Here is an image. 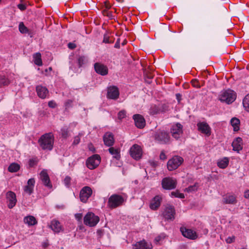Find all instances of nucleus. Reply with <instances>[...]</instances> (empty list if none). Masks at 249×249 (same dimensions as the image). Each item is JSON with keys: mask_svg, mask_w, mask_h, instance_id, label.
<instances>
[{"mask_svg": "<svg viewBox=\"0 0 249 249\" xmlns=\"http://www.w3.org/2000/svg\"><path fill=\"white\" fill-rule=\"evenodd\" d=\"M42 149L51 150L53 147V136L52 133L42 135L38 141Z\"/></svg>", "mask_w": 249, "mask_h": 249, "instance_id": "nucleus-1", "label": "nucleus"}, {"mask_svg": "<svg viewBox=\"0 0 249 249\" xmlns=\"http://www.w3.org/2000/svg\"><path fill=\"white\" fill-rule=\"evenodd\" d=\"M236 99L235 92L231 89L223 91L220 95L219 100L228 104L232 103Z\"/></svg>", "mask_w": 249, "mask_h": 249, "instance_id": "nucleus-2", "label": "nucleus"}, {"mask_svg": "<svg viewBox=\"0 0 249 249\" xmlns=\"http://www.w3.org/2000/svg\"><path fill=\"white\" fill-rule=\"evenodd\" d=\"M124 202V198L120 195L114 194L108 198V206L111 209L115 208L122 205Z\"/></svg>", "mask_w": 249, "mask_h": 249, "instance_id": "nucleus-3", "label": "nucleus"}, {"mask_svg": "<svg viewBox=\"0 0 249 249\" xmlns=\"http://www.w3.org/2000/svg\"><path fill=\"white\" fill-rule=\"evenodd\" d=\"M183 159L180 156H174L169 160L167 163V168L169 171H173L177 169L183 162Z\"/></svg>", "mask_w": 249, "mask_h": 249, "instance_id": "nucleus-4", "label": "nucleus"}, {"mask_svg": "<svg viewBox=\"0 0 249 249\" xmlns=\"http://www.w3.org/2000/svg\"><path fill=\"white\" fill-rule=\"evenodd\" d=\"M99 221V217L91 212H89L84 218V223L89 227H94Z\"/></svg>", "mask_w": 249, "mask_h": 249, "instance_id": "nucleus-5", "label": "nucleus"}, {"mask_svg": "<svg viewBox=\"0 0 249 249\" xmlns=\"http://www.w3.org/2000/svg\"><path fill=\"white\" fill-rule=\"evenodd\" d=\"M155 140L162 144L167 143L169 142V134L164 131H157L153 135Z\"/></svg>", "mask_w": 249, "mask_h": 249, "instance_id": "nucleus-6", "label": "nucleus"}, {"mask_svg": "<svg viewBox=\"0 0 249 249\" xmlns=\"http://www.w3.org/2000/svg\"><path fill=\"white\" fill-rule=\"evenodd\" d=\"M161 185L164 189H174L176 187L177 180L172 178H165L162 180Z\"/></svg>", "mask_w": 249, "mask_h": 249, "instance_id": "nucleus-7", "label": "nucleus"}, {"mask_svg": "<svg viewBox=\"0 0 249 249\" xmlns=\"http://www.w3.org/2000/svg\"><path fill=\"white\" fill-rule=\"evenodd\" d=\"M100 162V157L95 154L88 158L86 164L89 169H93L98 166Z\"/></svg>", "mask_w": 249, "mask_h": 249, "instance_id": "nucleus-8", "label": "nucleus"}, {"mask_svg": "<svg viewBox=\"0 0 249 249\" xmlns=\"http://www.w3.org/2000/svg\"><path fill=\"white\" fill-rule=\"evenodd\" d=\"M175 210L173 206L167 204L163 213V216L167 220H173L175 219Z\"/></svg>", "mask_w": 249, "mask_h": 249, "instance_id": "nucleus-9", "label": "nucleus"}, {"mask_svg": "<svg viewBox=\"0 0 249 249\" xmlns=\"http://www.w3.org/2000/svg\"><path fill=\"white\" fill-rule=\"evenodd\" d=\"M130 154L131 156L136 160H139L142 156V152L141 147L137 145H133L130 149Z\"/></svg>", "mask_w": 249, "mask_h": 249, "instance_id": "nucleus-10", "label": "nucleus"}, {"mask_svg": "<svg viewBox=\"0 0 249 249\" xmlns=\"http://www.w3.org/2000/svg\"><path fill=\"white\" fill-rule=\"evenodd\" d=\"M92 193L91 189L89 186L83 187L80 193V198L81 201L86 202Z\"/></svg>", "mask_w": 249, "mask_h": 249, "instance_id": "nucleus-11", "label": "nucleus"}, {"mask_svg": "<svg viewBox=\"0 0 249 249\" xmlns=\"http://www.w3.org/2000/svg\"><path fill=\"white\" fill-rule=\"evenodd\" d=\"M119 96V91L116 86H110L107 88V97L110 99L116 100Z\"/></svg>", "mask_w": 249, "mask_h": 249, "instance_id": "nucleus-12", "label": "nucleus"}, {"mask_svg": "<svg viewBox=\"0 0 249 249\" xmlns=\"http://www.w3.org/2000/svg\"><path fill=\"white\" fill-rule=\"evenodd\" d=\"M95 71L99 74L105 76L108 73V68L105 65L100 63H95L94 65Z\"/></svg>", "mask_w": 249, "mask_h": 249, "instance_id": "nucleus-13", "label": "nucleus"}, {"mask_svg": "<svg viewBox=\"0 0 249 249\" xmlns=\"http://www.w3.org/2000/svg\"><path fill=\"white\" fill-rule=\"evenodd\" d=\"M180 230L182 234L185 237L192 240L196 239L197 238L196 232L191 229H188L184 227H181Z\"/></svg>", "mask_w": 249, "mask_h": 249, "instance_id": "nucleus-14", "label": "nucleus"}, {"mask_svg": "<svg viewBox=\"0 0 249 249\" xmlns=\"http://www.w3.org/2000/svg\"><path fill=\"white\" fill-rule=\"evenodd\" d=\"M182 126L179 123H177L173 125L171 129L172 136L176 139H178L182 133Z\"/></svg>", "mask_w": 249, "mask_h": 249, "instance_id": "nucleus-15", "label": "nucleus"}, {"mask_svg": "<svg viewBox=\"0 0 249 249\" xmlns=\"http://www.w3.org/2000/svg\"><path fill=\"white\" fill-rule=\"evenodd\" d=\"M135 125L139 128H142L145 125V121L142 116L140 114H135L133 116Z\"/></svg>", "mask_w": 249, "mask_h": 249, "instance_id": "nucleus-16", "label": "nucleus"}, {"mask_svg": "<svg viewBox=\"0 0 249 249\" xmlns=\"http://www.w3.org/2000/svg\"><path fill=\"white\" fill-rule=\"evenodd\" d=\"M198 130L201 133L206 134L207 136L211 135V128L205 122L198 123L197 124Z\"/></svg>", "mask_w": 249, "mask_h": 249, "instance_id": "nucleus-17", "label": "nucleus"}, {"mask_svg": "<svg viewBox=\"0 0 249 249\" xmlns=\"http://www.w3.org/2000/svg\"><path fill=\"white\" fill-rule=\"evenodd\" d=\"M103 140L104 144L107 146L110 147L114 143L113 135L111 133H106L103 137Z\"/></svg>", "mask_w": 249, "mask_h": 249, "instance_id": "nucleus-18", "label": "nucleus"}, {"mask_svg": "<svg viewBox=\"0 0 249 249\" xmlns=\"http://www.w3.org/2000/svg\"><path fill=\"white\" fill-rule=\"evenodd\" d=\"M6 196L9 202L8 207L11 209L15 206L17 202L16 194L12 191H9L7 193Z\"/></svg>", "mask_w": 249, "mask_h": 249, "instance_id": "nucleus-19", "label": "nucleus"}, {"mask_svg": "<svg viewBox=\"0 0 249 249\" xmlns=\"http://www.w3.org/2000/svg\"><path fill=\"white\" fill-rule=\"evenodd\" d=\"M40 178L44 185L49 188H51L52 187V184L50 183V178L46 171L43 170L40 172Z\"/></svg>", "mask_w": 249, "mask_h": 249, "instance_id": "nucleus-20", "label": "nucleus"}, {"mask_svg": "<svg viewBox=\"0 0 249 249\" xmlns=\"http://www.w3.org/2000/svg\"><path fill=\"white\" fill-rule=\"evenodd\" d=\"M36 91L38 97L42 99L45 98L49 93L48 89L41 85L36 86Z\"/></svg>", "mask_w": 249, "mask_h": 249, "instance_id": "nucleus-21", "label": "nucleus"}, {"mask_svg": "<svg viewBox=\"0 0 249 249\" xmlns=\"http://www.w3.org/2000/svg\"><path fill=\"white\" fill-rule=\"evenodd\" d=\"M133 249H151L152 245L144 240L137 242L133 247Z\"/></svg>", "mask_w": 249, "mask_h": 249, "instance_id": "nucleus-22", "label": "nucleus"}, {"mask_svg": "<svg viewBox=\"0 0 249 249\" xmlns=\"http://www.w3.org/2000/svg\"><path fill=\"white\" fill-rule=\"evenodd\" d=\"M242 139L240 137L236 138L232 143V146L234 151L239 152L242 149Z\"/></svg>", "mask_w": 249, "mask_h": 249, "instance_id": "nucleus-23", "label": "nucleus"}, {"mask_svg": "<svg viewBox=\"0 0 249 249\" xmlns=\"http://www.w3.org/2000/svg\"><path fill=\"white\" fill-rule=\"evenodd\" d=\"M35 183V181L34 178H32L29 179L27 181V185L24 187V192L29 195H31L33 193Z\"/></svg>", "mask_w": 249, "mask_h": 249, "instance_id": "nucleus-24", "label": "nucleus"}, {"mask_svg": "<svg viewBox=\"0 0 249 249\" xmlns=\"http://www.w3.org/2000/svg\"><path fill=\"white\" fill-rule=\"evenodd\" d=\"M162 198L160 196H156L152 200L150 203V208L152 210H156L160 205Z\"/></svg>", "mask_w": 249, "mask_h": 249, "instance_id": "nucleus-25", "label": "nucleus"}, {"mask_svg": "<svg viewBox=\"0 0 249 249\" xmlns=\"http://www.w3.org/2000/svg\"><path fill=\"white\" fill-rule=\"evenodd\" d=\"M49 227L55 232H59L61 230V226L59 221L53 220Z\"/></svg>", "mask_w": 249, "mask_h": 249, "instance_id": "nucleus-26", "label": "nucleus"}, {"mask_svg": "<svg viewBox=\"0 0 249 249\" xmlns=\"http://www.w3.org/2000/svg\"><path fill=\"white\" fill-rule=\"evenodd\" d=\"M222 201L224 204H234L236 203V198L232 195L224 197Z\"/></svg>", "mask_w": 249, "mask_h": 249, "instance_id": "nucleus-27", "label": "nucleus"}, {"mask_svg": "<svg viewBox=\"0 0 249 249\" xmlns=\"http://www.w3.org/2000/svg\"><path fill=\"white\" fill-rule=\"evenodd\" d=\"M108 151L110 154L113 155V158L119 160L120 158V150L119 149L110 147L108 149Z\"/></svg>", "mask_w": 249, "mask_h": 249, "instance_id": "nucleus-28", "label": "nucleus"}, {"mask_svg": "<svg viewBox=\"0 0 249 249\" xmlns=\"http://www.w3.org/2000/svg\"><path fill=\"white\" fill-rule=\"evenodd\" d=\"M231 125L233 127L234 131H237L239 129L240 120L237 118H233L231 120Z\"/></svg>", "mask_w": 249, "mask_h": 249, "instance_id": "nucleus-29", "label": "nucleus"}, {"mask_svg": "<svg viewBox=\"0 0 249 249\" xmlns=\"http://www.w3.org/2000/svg\"><path fill=\"white\" fill-rule=\"evenodd\" d=\"M24 221L29 225H34L37 223V221L33 216H28L24 218Z\"/></svg>", "mask_w": 249, "mask_h": 249, "instance_id": "nucleus-30", "label": "nucleus"}, {"mask_svg": "<svg viewBox=\"0 0 249 249\" xmlns=\"http://www.w3.org/2000/svg\"><path fill=\"white\" fill-rule=\"evenodd\" d=\"M33 57L34 59V63L38 66H41L42 65V62L41 60V53H37L34 54Z\"/></svg>", "mask_w": 249, "mask_h": 249, "instance_id": "nucleus-31", "label": "nucleus"}, {"mask_svg": "<svg viewBox=\"0 0 249 249\" xmlns=\"http://www.w3.org/2000/svg\"><path fill=\"white\" fill-rule=\"evenodd\" d=\"M20 166L16 163H12L8 167V170L10 172H16L19 170Z\"/></svg>", "mask_w": 249, "mask_h": 249, "instance_id": "nucleus-32", "label": "nucleus"}, {"mask_svg": "<svg viewBox=\"0 0 249 249\" xmlns=\"http://www.w3.org/2000/svg\"><path fill=\"white\" fill-rule=\"evenodd\" d=\"M229 163V160L227 158H225L217 162L218 166L221 168H226Z\"/></svg>", "mask_w": 249, "mask_h": 249, "instance_id": "nucleus-33", "label": "nucleus"}, {"mask_svg": "<svg viewBox=\"0 0 249 249\" xmlns=\"http://www.w3.org/2000/svg\"><path fill=\"white\" fill-rule=\"evenodd\" d=\"M243 105L245 109L249 112V94L245 97L243 101Z\"/></svg>", "mask_w": 249, "mask_h": 249, "instance_id": "nucleus-34", "label": "nucleus"}, {"mask_svg": "<svg viewBox=\"0 0 249 249\" xmlns=\"http://www.w3.org/2000/svg\"><path fill=\"white\" fill-rule=\"evenodd\" d=\"M19 31L22 34H25L28 32V28L24 25L23 22H21L19 24Z\"/></svg>", "mask_w": 249, "mask_h": 249, "instance_id": "nucleus-35", "label": "nucleus"}, {"mask_svg": "<svg viewBox=\"0 0 249 249\" xmlns=\"http://www.w3.org/2000/svg\"><path fill=\"white\" fill-rule=\"evenodd\" d=\"M10 82L5 77H0V87L2 86H7L9 84Z\"/></svg>", "mask_w": 249, "mask_h": 249, "instance_id": "nucleus-36", "label": "nucleus"}, {"mask_svg": "<svg viewBox=\"0 0 249 249\" xmlns=\"http://www.w3.org/2000/svg\"><path fill=\"white\" fill-rule=\"evenodd\" d=\"M197 189V186L196 183L193 185L190 186L188 188H185V191L188 192H192L196 191Z\"/></svg>", "mask_w": 249, "mask_h": 249, "instance_id": "nucleus-37", "label": "nucleus"}, {"mask_svg": "<svg viewBox=\"0 0 249 249\" xmlns=\"http://www.w3.org/2000/svg\"><path fill=\"white\" fill-rule=\"evenodd\" d=\"M86 63V59L84 56H79L78 58V63L79 67Z\"/></svg>", "mask_w": 249, "mask_h": 249, "instance_id": "nucleus-38", "label": "nucleus"}, {"mask_svg": "<svg viewBox=\"0 0 249 249\" xmlns=\"http://www.w3.org/2000/svg\"><path fill=\"white\" fill-rule=\"evenodd\" d=\"M62 137L66 138L68 136V130L67 128L64 127L61 129Z\"/></svg>", "mask_w": 249, "mask_h": 249, "instance_id": "nucleus-39", "label": "nucleus"}, {"mask_svg": "<svg viewBox=\"0 0 249 249\" xmlns=\"http://www.w3.org/2000/svg\"><path fill=\"white\" fill-rule=\"evenodd\" d=\"M171 195L172 196H173L176 197H179V198H184V195L183 194H181V193H179L178 192V191H176V192H172L171 193Z\"/></svg>", "mask_w": 249, "mask_h": 249, "instance_id": "nucleus-40", "label": "nucleus"}, {"mask_svg": "<svg viewBox=\"0 0 249 249\" xmlns=\"http://www.w3.org/2000/svg\"><path fill=\"white\" fill-rule=\"evenodd\" d=\"M126 115V112L124 110L120 111L118 114V118L120 120L124 118Z\"/></svg>", "mask_w": 249, "mask_h": 249, "instance_id": "nucleus-41", "label": "nucleus"}, {"mask_svg": "<svg viewBox=\"0 0 249 249\" xmlns=\"http://www.w3.org/2000/svg\"><path fill=\"white\" fill-rule=\"evenodd\" d=\"M71 180V178L70 177L67 176L65 177V178L64 180V183H65V185L67 187H69L70 186Z\"/></svg>", "mask_w": 249, "mask_h": 249, "instance_id": "nucleus-42", "label": "nucleus"}, {"mask_svg": "<svg viewBox=\"0 0 249 249\" xmlns=\"http://www.w3.org/2000/svg\"><path fill=\"white\" fill-rule=\"evenodd\" d=\"M82 135V133H79L77 136L75 137L73 144H77L80 141V137Z\"/></svg>", "mask_w": 249, "mask_h": 249, "instance_id": "nucleus-43", "label": "nucleus"}, {"mask_svg": "<svg viewBox=\"0 0 249 249\" xmlns=\"http://www.w3.org/2000/svg\"><path fill=\"white\" fill-rule=\"evenodd\" d=\"M191 83L194 87L197 88H200V86L198 83V81L196 79L192 80Z\"/></svg>", "mask_w": 249, "mask_h": 249, "instance_id": "nucleus-44", "label": "nucleus"}, {"mask_svg": "<svg viewBox=\"0 0 249 249\" xmlns=\"http://www.w3.org/2000/svg\"><path fill=\"white\" fill-rule=\"evenodd\" d=\"M163 112H165L169 110V106L166 104H163L160 109Z\"/></svg>", "mask_w": 249, "mask_h": 249, "instance_id": "nucleus-45", "label": "nucleus"}, {"mask_svg": "<svg viewBox=\"0 0 249 249\" xmlns=\"http://www.w3.org/2000/svg\"><path fill=\"white\" fill-rule=\"evenodd\" d=\"M103 42L105 43H112L113 41L109 40V37L107 35L104 36Z\"/></svg>", "mask_w": 249, "mask_h": 249, "instance_id": "nucleus-46", "label": "nucleus"}, {"mask_svg": "<svg viewBox=\"0 0 249 249\" xmlns=\"http://www.w3.org/2000/svg\"><path fill=\"white\" fill-rule=\"evenodd\" d=\"M72 101L71 100H68L66 102H65V107H66V108H68L70 107H71V105H72Z\"/></svg>", "mask_w": 249, "mask_h": 249, "instance_id": "nucleus-47", "label": "nucleus"}, {"mask_svg": "<svg viewBox=\"0 0 249 249\" xmlns=\"http://www.w3.org/2000/svg\"><path fill=\"white\" fill-rule=\"evenodd\" d=\"M103 13L104 16H107L109 18L112 17L111 13L107 11V9H106L103 11Z\"/></svg>", "mask_w": 249, "mask_h": 249, "instance_id": "nucleus-48", "label": "nucleus"}, {"mask_svg": "<svg viewBox=\"0 0 249 249\" xmlns=\"http://www.w3.org/2000/svg\"><path fill=\"white\" fill-rule=\"evenodd\" d=\"M48 106L51 108H54L56 106V104L53 101H50L48 103Z\"/></svg>", "mask_w": 249, "mask_h": 249, "instance_id": "nucleus-49", "label": "nucleus"}, {"mask_svg": "<svg viewBox=\"0 0 249 249\" xmlns=\"http://www.w3.org/2000/svg\"><path fill=\"white\" fill-rule=\"evenodd\" d=\"M235 240V237L234 236L232 237H229L226 240V241L227 243H231L234 242Z\"/></svg>", "mask_w": 249, "mask_h": 249, "instance_id": "nucleus-50", "label": "nucleus"}, {"mask_svg": "<svg viewBox=\"0 0 249 249\" xmlns=\"http://www.w3.org/2000/svg\"><path fill=\"white\" fill-rule=\"evenodd\" d=\"M18 7L22 11H23L26 9V5L23 4H18Z\"/></svg>", "mask_w": 249, "mask_h": 249, "instance_id": "nucleus-51", "label": "nucleus"}, {"mask_svg": "<svg viewBox=\"0 0 249 249\" xmlns=\"http://www.w3.org/2000/svg\"><path fill=\"white\" fill-rule=\"evenodd\" d=\"M160 158L161 160H164L166 159V156L165 155V154L163 151L161 152L160 155Z\"/></svg>", "mask_w": 249, "mask_h": 249, "instance_id": "nucleus-52", "label": "nucleus"}, {"mask_svg": "<svg viewBox=\"0 0 249 249\" xmlns=\"http://www.w3.org/2000/svg\"><path fill=\"white\" fill-rule=\"evenodd\" d=\"M68 48L70 49H74L76 48V46L74 43H69L68 44Z\"/></svg>", "mask_w": 249, "mask_h": 249, "instance_id": "nucleus-53", "label": "nucleus"}, {"mask_svg": "<svg viewBox=\"0 0 249 249\" xmlns=\"http://www.w3.org/2000/svg\"><path fill=\"white\" fill-rule=\"evenodd\" d=\"M104 5L106 7V9H109L111 7V5H110V4L109 3L108 1H105L104 2Z\"/></svg>", "mask_w": 249, "mask_h": 249, "instance_id": "nucleus-54", "label": "nucleus"}, {"mask_svg": "<svg viewBox=\"0 0 249 249\" xmlns=\"http://www.w3.org/2000/svg\"><path fill=\"white\" fill-rule=\"evenodd\" d=\"M75 217L78 220H80L82 219V215L81 213H76L75 215Z\"/></svg>", "mask_w": 249, "mask_h": 249, "instance_id": "nucleus-55", "label": "nucleus"}, {"mask_svg": "<svg viewBox=\"0 0 249 249\" xmlns=\"http://www.w3.org/2000/svg\"><path fill=\"white\" fill-rule=\"evenodd\" d=\"M89 148L90 151H91L92 152H95V149L94 148L93 145L91 143H89Z\"/></svg>", "mask_w": 249, "mask_h": 249, "instance_id": "nucleus-56", "label": "nucleus"}, {"mask_svg": "<svg viewBox=\"0 0 249 249\" xmlns=\"http://www.w3.org/2000/svg\"><path fill=\"white\" fill-rule=\"evenodd\" d=\"M114 47L116 48H120V39L118 38L114 45Z\"/></svg>", "mask_w": 249, "mask_h": 249, "instance_id": "nucleus-57", "label": "nucleus"}, {"mask_svg": "<svg viewBox=\"0 0 249 249\" xmlns=\"http://www.w3.org/2000/svg\"><path fill=\"white\" fill-rule=\"evenodd\" d=\"M162 238V237L160 236H159L155 238V241L156 243H159Z\"/></svg>", "mask_w": 249, "mask_h": 249, "instance_id": "nucleus-58", "label": "nucleus"}, {"mask_svg": "<svg viewBox=\"0 0 249 249\" xmlns=\"http://www.w3.org/2000/svg\"><path fill=\"white\" fill-rule=\"evenodd\" d=\"M244 196L245 198L249 199V190H248L245 192Z\"/></svg>", "mask_w": 249, "mask_h": 249, "instance_id": "nucleus-59", "label": "nucleus"}, {"mask_svg": "<svg viewBox=\"0 0 249 249\" xmlns=\"http://www.w3.org/2000/svg\"><path fill=\"white\" fill-rule=\"evenodd\" d=\"M181 96L179 93L176 94V97L178 102H179L181 100Z\"/></svg>", "mask_w": 249, "mask_h": 249, "instance_id": "nucleus-60", "label": "nucleus"}, {"mask_svg": "<svg viewBox=\"0 0 249 249\" xmlns=\"http://www.w3.org/2000/svg\"><path fill=\"white\" fill-rule=\"evenodd\" d=\"M48 244L47 243H44L43 244V246L44 248H46L47 247H48Z\"/></svg>", "mask_w": 249, "mask_h": 249, "instance_id": "nucleus-61", "label": "nucleus"}, {"mask_svg": "<svg viewBox=\"0 0 249 249\" xmlns=\"http://www.w3.org/2000/svg\"><path fill=\"white\" fill-rule=\"evenodd\" d=\"M148 77V78H149V79H151V78H152V76H151V75H149V76H148V77Z\"/></svg>", "mask_w": 249, "mask_h": 249, "instance_id": "nucleus-62", "label": "nucleus"}, {"mask_svg": "<svg viewBox=\"0 0 249 249\" xmlns=\"http://www.w3.org/2000/svg\"><path fill=\"white\" fill-rule=\"evenodd\" d=\"M126 42L125 41H124L123 43H122V45H124L125 44Z\"/></svg>", "mask_w": 249, "mask_h": 249, "instance_id": "nucleus-63", "label": "nucleus"}, {"mask_svg": "<svg viewBox=\"0 0 249 249\" xmlns=\"http://www.w3.org/2000/svg\"><path fill=\"white\" fill-rule=\"evenodd\" d=\"M49 70H50V71H51V70H52V68H51V67H50V68H49Z\"/></svg>", "mask_w": 249, "mask_h": 249, "instance_id": "nucleus-64", "label": "nucleus"}]
</instances>
